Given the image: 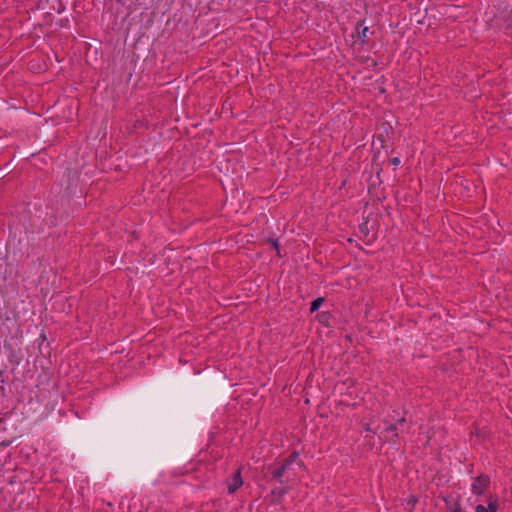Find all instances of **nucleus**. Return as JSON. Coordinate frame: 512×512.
Wrapping results in <instances>:
<instances>
[{
    "mask_svg": "<svg viewBox=\"0 0 512 512\" xmlns=\"http://www.w3.org/2000/svg\"><path fill=\"white\" fill-rule=\"evenodd\" d=\"M302 467L303 462L299 458V453L293 451L278 467L271 469V474L278 482L284 483L293 480L297 470Z\"/></svg>",
    "mask_w": 512,
    "mask_h": 512,
    "instance_id": "1",
    "label": "nucleus"
},
{
    "mask_svg": "<svg viewBox=\"0 0 512 512\" xmlns=\"http://www.w3.org/2000/svg\"><path fill=\"white\" fill-rule=\"evenodd\" d=\"M490 486V477L486 474H480L472 479L471 492L473 495L480 497Z\"/></svg>",
    "mask_w": 512,
    "mask_h": 512,
    "instance_id": "2",
    "label": "nucleus"
},
{
    "mask_svg": "<svg viewBox=\"0 0 512 512\" xmlns=\"http://www.w3.org/2000/svg\"><path fill=\"white\" fill-rule=\"evenodd\" d=\"M487 506L478 504L475 507V512H497L499 508L498 496L496 494H489L486 497Z\"/></svg>",
    "mask_w": 512,
    "mask_h": 512,
    "instance_id": "3",
    "label": "nucleus"
},
{
    "mask_svg": "<svg viewBox=\"0 0 512 512\" xmlns=\"http://www.w3.org/2000/svg\"><path fill=\"white\" fill-rule=\"evenodd\" d=\"M243 485L240 469H238L228 480L227 487L230 494L234 493Z\"/></svg>",
    "mask_w": 512,
    "mask_h": 512,
    "instance_id": "4",
    "label": "nucleus"
},
{
    "mask_svg": "<svg viewBox=\"0 0 512 512\" xmlns=\"http://www.w3.org/2000/svg\"><path fill=\"white\" fill-rule=\"evenodd\" d=\"M386 424H387V426L384 428V432L393 433L392 441L395 443L397 440L400 439V437H401L400 434L403 433L405 430L400 429V431H399L398 426L394 422H388Z\"/></svg>",
    "mask_w": 512,
    "mask_h": 512,
    "instance_id": "5",
    "label": "nucleus"
},
{
    "mask_svg": "<svg viewBox=\"0 0 512 512\" xmlns=\"http://www.w3.org/2000/svg\"><path fill=\"white\" fill-rule=\"evenodd\" d=\"M324 302V299L322 297H318L316 299H314L312 302H311V306H310V312H315L317 311L322 303Z\"/></svg>",
    "mask_w": 512,
    "mask_h": 512,
    "instance_id": "6",
    "label": "nucleus"
},
{
    "mask_svg": "<svg viewBox=\"0 0 512 512\" xmlns=\"http://www.w3.org/2000/svg\"><path fill=\"white\" fill-rule=\"evenodd\" d=\"M285 493H286V490L284 488H276V489H273L271 492V494L273 496H276L278 498H281Z\"/></svg>",
    "mask_w": 512,
    "mask_h": 512,
    "instance_id": "7",
    "label": "nucleus"
},
{
    "mask_svg": "<svg viewBox=\"0 0 512 512\" xmlns=\"http://www.w3.org/2000/svg\"><path fill=\"white\" fill-rule=\"evenodd\" d=\"M397 426H403L406 423L405 413L402 416H398L394 422Z\"/></svg>",
    "mask_w": 512,
    "mask_h": 512,
    "instance_id": "8",
    "label": "nucleus"
},
{
    "mask_svg": "<svg viewBox=\"0 0 512 512\" xmlns=\"http://www.w3.org/2000/svg\"><path fill=\"white\" fill-rule=\"evenodd\" d=\"M367 32H368V27H363L362 30L359 31V37L361 38L362 42L366 41Z\"/></svg>",
    "mask_w": 512,
    "mask_h": 512,
    "instance_id": "9",
    "label": "nucleus"
},
{
    "mask_svg": "<svg viewBox=\"0 0 512 512\" xmlns=\"http://www.w3.org/2000/svg\"><path fill=\"white\" fill-rule=\"evenodd\" d=\"M395 413H396V411H395V410H393L392 414H389V415L387 416V419H385L383 422H384V423H388V422H395V420H396V418H397V417L394 415Z\"/></svg>",
    "mask_w": 512,
    "mask_h": 512,
    "instance_id": "10",
    "label": "nucleus"
},
{
    "mask_svg": "<svg viewBox=\"0 0 512 512\" xmlns=\"http://www.w3.org/2000/svg\"><path fill=\"white\" fill-rule=\"evenodd\" d=\"M448 512H464V511L462 510V508L460 506L457 505V506L449 509Z\"/></svg>",
    "mask_w": 512,
    "mask_h": 512,
    "instance_id": "11",
    "label": "nucleus"
},
{
    "mask_svg": "<svg viewBox=\"0 0 512 512\" xmlns=\"http://www.w3.org/2000/svg\"><path fill=\"white\" fill-rule=\"evenodd\" d=\"M391 163L394 166H398L400 164V159L398 157H394L391 159Z\"/></svg>",
    "mask_w": 512,
    "mask_h": 512,
    "instance_id": "12",
    "label": "nucleus"
},
{
    "mask_svg": "<svg viewBox=\"0 0 512 512\" xmlns=\"http://www.w3.org/2000/svg\"><path fill=\"white\" fill-rule=\"evenodd\" d=\"M365 431L366 432H371V433H376V431L373 430L369 425L366 426Z\"/></svg>",
    "mask_w": 512,
    "mask_h": 512,
    "instance_id": "13",
    "label": "nucleus"
}]
</instances>
